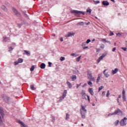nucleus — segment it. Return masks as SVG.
<instances>
[{
  "label": "nucleus",
  "mask_w": 127,
  "mask_h": 127,
  "mask_svg": "<svg viewBox=\"0 0 127 127\" xmlns=\"http://www.w3.org/2000/svg\"><path fill=\"white\" fill-rule=\"evenodd\" d=\"M88 84L90 86V87H92V85H93V83H92V82L90 81H89L87 82Z\"/></svg>",
  "instance_id": "obj_33"
},
{
  "label": "nucleus",
  "mask_w": 127,
  "mask_h": 127,
  "mask_svg": "<svg viewBox=\"0 0 127 127\" xmlns=\"http://www.w3.org/2000/svg\"><path fill=\"white\" fill-rule=\"evenodd\" d=\"M123 102L126 101V95H123Z\"/></svg>",
  "instance_id": "obj_45"
},
{
  "label": "nucleus",
  "mask_w": 127,
  "mask_h": 127,
  "mask_svg": "<svg viewBox=\"0 0 127 127\" xmlns=\"http://www.w3.org/2000/svg\"><path fill=\"white\" fill-rule=\"evenodd\" d=\"M87 98H88V101L89 102V103H90V102H91V100L90 99V96L89 95H87Z\"/></svg>",
  "instance_id": "obj_47"
},
{
  "label": "nucleus",
  "mask_w": 127,
  "mask_h": 127,
  "mask_svg": "<svg viewBox=\"0 0 127 127\" xmlns=\"http://www.w3.org/2000/svg\"><path fill=\"white\" fill-rule=\"evenodd\" d=\"M119 99H121L122 98V95H120L118 97Z\"/></svg>",
  "instance_id": "obj_64"
},
{
  "label": "nucleus",
  "mask_w": 127,
  "mask_h": 127,
  "mask_svg": "<svg viewBox=\"0 0 127 127\" xmlns=\"http://www.w3.org/2000/svg\"><path fill=\"white\" fill-rule=\"evenodd\" d=\"M117 36H122V34L118 33L117 34Z\"/></svg>",
  "instance_id": "obj_56"
},
{
  "label": "nucleus",
  "mask_w": 127,
  "mask_h": 127,
  "mask_svg": "<svg viewBox=\"0 0 127 127\" xmlns=\"http://www.w3.org/2000/svg\"><path fill=\"white\" fill-rule=\"evenodd\" d=\"M90 42H91V40L90 39H88L86 41V44H89V43H90Z\"/></svg>",
  "instance_id": "obj_43"
},
{
  "label": "nucleus",
  "mask_w": 127,
  "mask_h": 127,
  "mask_svg": "<svg viewBox=\"0 0 127 127\" xmlns=\"http://www.w3.org/2000/svg\"><path fill=\"white\" fill-rule=\"evenodd\" d=\"M116 49H116V48H114L113 49V50H112V51H113V52H115L116 51Z\"/></svg>",
  "instance_id": "obj_59"
},
{
  "label": "nucleus",
  "mask_w": 127,
  "mask_h": 127,
  "mask_svg": "<svg viewBox=\"0 0 127 127\" xmlns=\"http://www.w3.org/2000/svg\"><path fill=\"white\" fill-rule=\"evenodd\" d=\"M66 84H67L68 88H69V89H71V88H72V84H71L70 82L67 81Z\"/></svg>",
  "instance_id": "obj_22"
},
{
  "label": "nucleus",
  "mask_w": 127,
  "mask_h": 127,
  "mask_svg": "<svg viewBox=\"0 0 127 127\" xmlns=\"http://www.w3.org/2000/svg\"><path fill=\"white\" fill-rule=\"evenodd\" d=\"M12 10L14 13H15L17 16H20V13H19V12H18V11H17L15 8L12 7Z\"/></svg>",
  "instance_id": "obj_6"
},
{
  "label": "nucleus",
  "mask_w": 127,
  "mask_h": 127,
  "mask_svg": "<svg viewBox=\"0 0 127 127\" xmlns=\"http://www.w3.org/2000/svg\"><path fill=\"white\" fill-rule=\"evenodd\" d=\"M14 64H15V65H18V64H19V63L18 62H18H15Z\"/></svg>",
  "instance_id": "obj_52"
},
{
  "label": "nucleus",
  "mask_w": 127,
  "mask_h": 127,
  "mask_svg": "<svg viewBox=\"0 0 127 127\" xmlns=\"http://www.w3.org/2000/svg\"><path fill=\"white\" fill-rule=\"evenodd\" d=\"M18 123L22 126L21 127H28V126L25 124H24V123H23V122H22V121L19 120L18 121Z\"/></svg>",
  "instance_id": "obj_9"
},
{
  "label": "nucleus",
  "mask_w": 127,
  "mask_h": 127,
  "mask_svg": "<svg viewBox=\"0 0 127 127\" xmlns=\"http://www.w3.org/2000/svg\"><path fill=\"white\" fill-rule=\"evenodd\" d=\"M86 44H87V43H86L85 42H83L82 43L81 46L82 47H84V46H86Z\"/></svg>",
  "instance_id": "obj_42"
},
{
  "label": "nucleus",
  "mask_w": 127,
  "mask_h": 127,
  "mask_svg": "<svg viewBox=\"0 0 127 127\" xmlns=\"http://www.w3.org/2000/svg\"><path fill=\"white\" fill-rule=\"evenodd\" d=\"M127 118L126 117L122 119L120 122V126H121V127L126 126L127 125Z\"/></svg>",
  "instance_id": "obj_3"
},
{
  "label": "nucleus",
  "mask_w": 127,
  "mask_h": 127,
  "mask_svg": "<svg viewBox=\"0 0 127 127\" xmlns=\"http://www.w3.org/2000/svg\"><path fill=\"white\" fill-rule=\"evenodd\" d=\"M85 24L86 25H89V24H90V22L86 23Z\"/></svg>",
  "instance_id": "obj_62"
},
{
  "label": "nucleus",
  "mask_w": 127,
  "mask_h": 127,
  "mask_svg": "<svg viewBox=\"0 0 127 127\" xmlns=\"http://www.w3.org/2000/svg\"><path fill=\"white\" fill-rule=\"evenodd\" d=\"M77 26H80V25H84V22H80L76 24Z\"/></svg>",
  "instance_id": "obj_23"
},
{
  "label": "nucleus",
  "mask_w": 127,
  "mask_h": 127,
  "mask_svg": "<svg viewBox=\"0 0 127 127\" xmlns=\"http://www.w3.org/2000/svg\"><path fill=\"white\" fill-rule=\"evenodd\" d=\"M45 67H46V64H44V63H42L40 65L41 69H45Z\"/></svg>",
  "instance_id": "obj_18"
},
{
  "label": "nucleus",
  "mask_w": 127,
  "mask_h": 127,
  "mask_svg": "<svg viewBox=\"0 0 127 127\" xmlns=\"http://www.w3.org/2000/svg\"><path fill=\"white\" fill-rule=\"evenodd\" d=\"M80 86H81V83H80V84H77L76 89H78V88H79V87H80Z\"/></svg>",
  "instance_id": "obj_54"
},
{
  "label": "nucleus",
  "mask_w": 127,
  "mask_h": 127,
  "mask_svg": "<svg viewBox=\"0 0 127 127\" xmlns=\"http://www.w3.org/2000/svg\"><path fill=\"white\" fill-rule=\"evenodd\" d=\"M0 114H1L2 118H3L4 116V113H3V110H2V108H0Z\"/></svg>",
  "instance_id": "obj_17"
},
{
  "label": "nucleus",
  "mask_w": 127,
  "mask_h": 127,
  "mask_svg": "<svg viewBox=\"0 0 127 127\" xmlns=\"http://www.w3.org/2000/svg\"><path fill=\"white\" fill-rule=\"evenodd\" d=\"M73 13H75V15H79L80 14H83V15H85V12L81 11H78V10H73L72 11Z\"/></svg>",
  "instance_id": "obj_5"
},
{
  "label": "nucleus",
  "mask_w": 127,
  "mask_h": 127,
  "mask_svg": "<svg viewBox=\"0 0 127 127\" xmlns=\"http://www.w3.org/2000/svg\"><path fill=\"white\" fill-rule=\"evenodd\" d=\"M104 58L102 57V56H100L99 59L97 60V63L99 64L100 62H101V60H103Z\"/></svg>",
  "instance_id": "obj_20"
},
{
  "label": "nucleus",
  "mask_w": 127,
  "mask_h": 127,
  "mask_svg": "<svg viewBox=\"0 0 127 127\" xmlns=\"http://www.w3.org/2000/svg\"><path fill=\"white\" fill-rule=\"evenodd\" d=\"M101 48L104 49L105 48V45L104 44H102L101 46Z\"/></svg>",
  "instance_id": "obj_53"
},
{
  "label": "nucleus",
  "mask_w": 127,
  "mask_h": 127,
  "mask_svg": "<svg viewBox=\"0 0 127 127\" xmlns=\"http://www.w3.org/2000/svg\"><path fill=\"white\" fill-rule=\"evenodd\" d=\"M102 4L105 6H108V5H109L110 3H109L108 1H103Z\"/></svg>",
  "instance_id": "obj_13"
},
{
  "label": "nucleus",
  "mask_w": 127,
  "mask_h": 127,
  "mask_svg": "<svg viewBox=\"0 0 127 127\" xmlns=\"http://www.w3.org/2000/svg\"><path fill=\"white\" fill-rule=\"evenodd\" d=\"M89 48V47H83V49H88Z\"/></svg>",
  "instance_id": "obj_57"
},
{
  "label": "nucleus",
  "mask_w": 127,
  "mask_h": 127,
  "mask_svg": "<svg viewBox=\"0 0 127 127\" xmlns=\"http://www.w3.org/2000/svg\"><path fill=\"white\" fill-rule=\"evenodd\" d=\"M119 72V68H116L115 70H112V75H115V74H117Z\"/></svg>",
  "instance_id": "obj_12"
},
{
  "label": "nucleus",
  "mask_w": 127,
  "mask_h": 127,
  "mask_svg": "<svg viewBox=\"0 0 127 127\" xmlns=\"http://www.w3.org/2000/svg\"><path fill=\"white\" fill-rule=\"evenodd\" d=\"M52 119L53 123H55V117H52Z\"/></svg>",
  "instance_id": "obj_44"
},
{
  "label": "nucleus",
  "mask_w": 127,
  "mask_h": 127,
  "mask_svg": "<svg viewBox=\"0 0 127 127\" xmlns=\"http://www.w3.org/2000/svg\"><path fill=\"white\" fill-rule=\"evenodd\" d=\"M114 33L113 32H112V31H110V36H113V35H114Z\"/></svg>",
  "instance_id": "obj_50"
},
{
  "label": "nucleus",
  "mask_w": 127,
  "mask_h": 127,
  "mask_svg": "<svg viewBox=\"0 0 127 127\" xmlns=\"http://www.w3.org/2000/svg\"><path fill=\"white\" fill-rule=\"evenodd\" d=\"M60 60H61V61H64L65 60V57H61L60 59Z\"/></svg>",
  "instance_id": "obj_35"
},
{
  "label": "nucleus",
  "mask_w": 127,
  "mask_h": 127,
  "mask_svg": "<svg viewBox=\"0 0 127 127\" xmlns=\"http://www.w3.org/2000/svg\"><path fill=\"white\" fill-rule=\"evenodd\" d=\"M88 91H89V92L90 93V94L91 95H92V96H94V91H93V88H89L88 89Z\"/></svg>",
  "instance_id": "obj_11"
},
{
  "label": "nucleus",
  "mask_w": 127,
  "mask_h": 127,
  "mask_svg": "<svg viewBox=\"0 0 127 127\" xmlns=\"http://www.w3.org/2000/svg\"><path fill=\"white\" fill-rule=\"evenodd\" d=\"M30 88H31V90H33V91L36 90V88L34 87V85H31L30 86Z\"/></svg>",
  "instance_id": "obj_27"
},
{
  "label": "nucleus",
  "mask_w": 127,
  "mask_h": 127,
  "mask_svg": "<svg viewBox=\"0 0 127 127\" xmlns=\"http://www.w3.org/2000/svg\"><path fill=\"white\" fill-rule=\"evenodd\" d=\"M120 123V121L119 120H117L116 122H115V126H117V125H119V123Z\"/></svg>",
  "instance_id": "obj_41"
},
{
  "label": "nucleus",
  "mask_w": 127,
  "mask_h": 127,
  "mask_svg": "<svg viewBox=\"0 0 127 127\" xmlns=\"http://www.w3.org/2000/svg\"><path fill=\"white\" fill-rule=\"evenodd\" d=\"M8 40H10V38H9V37H3L4 42H7Z\"/></svg>",
  "instance_id": "obj_19"
},
{
  "label": "nucleus",
  "mask_w": 127,
  "mask_h": 127,
  "mask_svg": "<svg viewBox=\"0 0 127 127\" xmlns=\"http://www.w3.org/2000/svg\"><path fill=\"white\" fill-rule=\"evenodd\" d=\"M123 96H126V91H125V89L123 90Z\"/></svg>",
  "instance_id": "obj_46"
},
{
  "label": "nucleus",
  "mask_w": 127,
  "mask_h": 127,
  "mask_svg": "<svg viewBox=\"0 0 127 127\" xmlns=\"http://www.w3.org/2000/svg\"><path fill=\"white\" fill-rule=\"evenodd\" d=\"M103 89H104V86H101L98 88V92H100L101 90H103Z\"/></svg>",
  "instance_id": "obj_36"
},
{
  "label": "nucleus",
  "mask_w": 127,
  "mask_h": 127,
  "mask_svg": "<svg viewBox=\"0 0 127 127\" xmlns=\"http://www.w3.org/2000/svg\"><path fill=\"white\" fill-rule=\"evenodd\" d=\"M70 115H69L68 114H66V118H65V120L66 121H68V119H70Z\"/></svg>",
  "instance_id": "obj_28"
},
{
  "label": "nucleus",
  "mask_w": 127,
  "mask_h": 127,
  "mask_svg": "<svg viewBox=\"0 0 127 127\" xmlns=\"http://www.w3.org/2000/svg\"><path fill=\"white\" fill-rule=\"evenodd\" d=\"M114 112L113 113H110L109 115H108V117H111V116H114Z\"/></svg>",
  "instance_id": "obj_48"
},
{
  "label": "nucleus",
  "mask_w": 127,
  "mask_h": 127,
  "mask_svg": "<svg viewBox=\"0 0 127 127\" xmlns=\"http://www.w3.org/2000/svg\"><path fill=\"white\" fill-rule=\"evenodd\" d=\"M86 11L87 12H89V13L90 14H91V12H92V9L91 8H87V10H86Z\"/></svg>",
  "instance_id": "obj_30"
},
{
  "label": "nucleus",
  "mask_w": 127,
  "mask_h": 127,
  "mask_svg": "<svg viewBox=\"0 0 127 127\" xmlns=\"http://www.w3.org/2000/svg\"><path fill=\"white\" fill-rule=\"evenodd\" d=\"M94 2V4H98V3H100V1H96V0H93Z\"/></svg>",
  "instance_id": "obj_38"
},
{
  "label": "nucleus",
  "mask_w": 127,
  "mask_h": 127,
  "mask_svg": "<svg viewBox=\"0 0 127 127\" xmlns=\"http://www.w3.org/2000/svg\"><path fill=\"white\" fill-rule=\"evenodd\" d=\"M24 52L26 54V55H28V56H30V53H29L28 51L24 50Z\"/></svg>",
  "instance_id": "obj_26"
},
{
  "label": "nucleus",
  "mask_w": 127,
  "mask_h": 127,
  "mask_svg": "<svg viewBox=\"0 0 127 127\" xmlns=\"http://www.w3.org/2000/svg\"><path fill=\"white\" fill-rule=\"evenodd\" d=\"M75 55H76L74 53H72V54H70V56H73V57L75 56V57H77V56H75Z\"/></svg>",
  "instance_id": "obj_49"
},
{
  "label": "nucleus",
  "mask_w": 127,
  "mask_h": 127,
  "mask_svg": "<svg viewBox=\"0 0 127 127\" xmlns=\"http://www.w3.org/2000/svg\"><path fill=\"white\" fill-rule=\"evenodd\" d=\"M65 99V97L62 95V96L60 97V101H62L63 100H64Z\"/></svg>",
  "instance_id": "obj_37"
},
{
  "label": "nucleus",
  "mask_w": 127,
  "mask_h": 127,
  "mask_svg": "<svg viewBox=\"0 0 127 127\" xmlns=\"http://www.w3.org/2000/svg\"><path fill=\"white\" fill-rule=\"evenodd\" d=\"M85 86H87V83H84V84L82 85V88H84V87H85Z\"/></svg>",
  "instance_id": "obj_58"
},
{
  "label": "nucleus",
  "mask_w": 127,
  "mask_h": 127,
  "mask_svg": "<svg viewBox=\"0 0 127 127\" xmlns=\"http://www.w3.org/2000/svg\"><path fill=\"white\" fill-rule=\"evenodd\" d=\"M87 77L90 81H92V82L95 81V77H93V75L92 74V72H91V71H87Z\"/></svg>",
  "instance_id": "obj_2"
},
{
  "label": "nucleus",
  "mask_w": 127,
  "mask_h": 127,
  "mask_svg": "<svg viewBox=\"0 0 127 127\" xmlns=\"http://www.w3.org/2000/svg\"><path fill=\"white\" fill-rule=\"evenodd\" d=\"M81 95L82 96L83 99H85L87 100V98L86 97V91H85V90H81Z\"/></svg>",
  "instance_id": "obj_7"
},
{
  "label": "nucleus",
  "mask_w": 127,
  "mask_h": 127,
  "mask_svg": "<svg viewBox=\"0 0 127 127\" xmlns=\"http://www.w3.org/2000/svg\"><path fill=\"white\" fill-rule=\"evenodd\" d=\"M66 95H67V90H64L63 92L62 96L65 98V97H66Z\"/></svg>",
  "instance_id": "obj_21"
},
{
  "label": "nucleus",
  "mask_w": 127,
  "mask_h": 127,
  "mask_svg": "<svg viewBox=\"0 0 127 127\" xmlns=\"http://www.w3.org/2000/svg\"><path fill=\"white\" fill-rule=\"evenodd\" d=\"M117 101L119 105H121V102H120V101L119 100V98H118Z\"/></svg>",
  "instance_id": "obj_61"
},
{
  "label": "nucleus",
  "mask_w": 127,
  "mask_h": 127,
  "mask_svg": "<svg viewBox=\"0 0 127 127\" xmlns=\"http://www.w3.org/2000/svg\"><path fill=\"white\" fill-rule=\"evenodd\" d=\"M110 96V90H108L107 91V94H106V97L108 98V97Z\"/></svg>",
  "instance_id": "obj_39"
},
{
  "label": "nucleus",
  "mask_w": 127,
  "mask_h": 127,
  "mask_svg": "<svg viewBox=\"0 0 127 127\" xmlns=\"http://www.w3.org/2000/svg\"><path fill=\"white\" fill-rule=\"evenodd\" d=\"M70 79H71V81H75L77 79V76L75 75H73L70 76Z\"/></svg>",
  "instance_id": "obj_15"
},
{
  "label": "nucleus",
  "mask_w": 127,
  "mask_h": 127,
  "mask_svg": "<svg viewBox=\"0 0 127 127\" xmlns=\"http://www.w3.org/2000/svg\"><path fill=\"white\" fill-rule=\"evenodd\" d=\"M81 57H82V56H80L78 57L77 58H76V60L77 62H79L80 60H81Z\"/></svg>",
  "instance_id": "obj_31"
},
{
  "label": "nucleus",
  "mask_w": 127,
  "mask_h": 127,
  "mask_svg": "<svg viewBox=\"0 0 127 127\" xmlns=\"http://www.w3.org/2000/svg\"><path fill=\"white\" fill-rule=\"evenodd\" d=\"M75 35V33L73 32H68L65 36V37H71L72 36H74Z\"/></svg>",
  "instance_id": "obj_8"
},
{
  "label": "nucleus",
  "mask_w": 127,
  "mask_h": 127,
  "mask_svg": "<svg viewBox=\"0 0 127 127\" xmlns=\"http://www.w3.org/2000/svg\"><path fill=\"white\" fill-rule=\"evenodd\" d=\"M120 113H122V111L120 109H118L117 110H116L114 112V115H119Z\"/></svg>",
  "instance_id": "obj_14"
},
{
  "label": "nucleus",
  "mask_w": 127,
  "mask_h": 127,
  "mask_svg": "<svg viewBox=\"0 0 127 127\" xmlns=\"http://www.w3.org/2000/svg\"><path fill=\"white\" fill-rule=\"evenodd\" d=\"M100 80H101V75L98 74V77L97 79V83H99L100 82Z\"/></svg>",
  "instance_id": "obj_25"
},
{
  "label": "nucleus",
  "mask_w": 127,
  "mask_h": 127,
  "mask_svg": "<svg viewBox=\"0 0 127 127\" xmlns=\"http://www.w3.org/2000/svg\"><path fill=\"white\" fill-rule=\"evenodd\" d=\"M12 50H13V48H12V47H10V48H9V50H8L9 52H11Z\"/></svg>",
  "instance_id": "obj_40"
},
{
  "label": "nucleus",
  "mask_w": 127,
  "mask_h": 127,
  "mask_svg": "<svg viewBox=\"0 0 127 127\" xmlns=\"http://www.w3.org/2000/svg\"><path fill=\"white\" fill-rule=\"evenodd\" d=\"M61 41H63V38L61 37L60 39Z\"/></svg>",
  "instance_id": "obj_63"
},
{
  "label": "nucleus",
  "mask_w": 127,
  "mask_h": 127,
  "mask_svg": "<svg viewBox=\"0 0 127 127\" xmlns=\"http://www.w3.org/2000/svg\"><path fill=\"white\" fill-rule=\"evenodd\" d=\"M80 112L82 119H86L85 115L87 114V110L83 105L81 106V109L80 110Z\"/></svg>",
  "instance_id": "obj_1"
},
{
  "label": "nucleus",
  "mask_w": 127,
  "mask_h": 127,
  "mask_svg": "<svg viewBox=\"0 0 127 127\" xmlns=\"http://www.w3.org/2000/svg\"><path fill=\"white\" fill-rule=\"evenodd\" d=\"M102 95H104V96H105V95H106V91H103Z\"/></svg>",
  "instance_id": "obj_60"
},
{
  "label": "nucleus",
  "mask_w": 127,
  "mask_h": 127,
  "mask_svg": "<svg viewBox=\"0 0 127 127\" xmlns=\"http://www.w3.org/2000/svg\"><path fill=\"white\" fill-rule=\"evenodd\" d=\"M122 49H123V50H124V51H127V48H126V47H125V48H124V47H122Z\"/></svg>",
  "instance_id": "obj_51"
},
{
  "label": "nucleus",
  "mask_w": 127,
  "mask_h": 127,
  "mask_svg": "<svg viewBox=\"0 0 127 127\" xmlns=\"http://www.w3.org/2000/svg\"><path fill=\"white\" fill-rule=\"evenodd\" d=\"M18 62H19V63H22V62H23V59L21 58H19L18 59Z\"/></svg>",
  "instance_id": "obj_29"
},
{
  "label": "nucleus",
  "mask_w": 127,
  "mask_h": 127,
  "mask_svg": "<svg viewBox=\"0 0 127 127\" xmlns=\"http://www.w3.org/2000/svg\"><path fill=\"white\" fill-rule=\"evenodd\" d=\"M102 42H107V43H110V41H107L106 39H101Z\"/></svg>",
  "instance_id": "obj_24"
},
{
  "label": "nucleus",
  "mask_w": 127,
  "mask_h": 127,
  "mask_svg": "<svg viewBox=\"0 0 127 127\" xmlns=\"http://www.w3.org/2000/svg\"><path fill=\"white\" fill-rule=\"evenodd\" d=\"M1 8L3 10H4V11H6V12L7 11V8H6V7L3 5L1 6Z\"/></svg>",
  "instance_id": "obj_16"
},
{
  "label": "nucleus",
  "mask_w": 127,
  "mask_h": 127,
  "mask_svg": "<svg viewBox=\"0 0 127 127\" xmlns=\"http://www.w3.org/2000/svg\"><path fill=\"white\" fill-rule=\"evenodd\" d=\"M51 65H52V63L49 62V67H51Z\"/></svg>",
  "instance_id": "obj_55"
},
{
  "label": "nucleus",
  "mask_w": 127,
  "mask_h": 127,
  "mask_svg": "<svg viewBox=\"0 0 127 127\" xmlns=\"http://www.w3.org/2000/svg\"><path fill=\"white\" fill-rule=\"evenodd\" d=\"M107 54H108V52H105V53L103 54L101 56H102L104 58L106 57L107 56Z\"/></svg>",
  "instance_id": "obj_34"
},
{
  "label": "nucleus",
  "mask_w": 127,
  "mask_h": 127,
  "mask_svg": "<svg viewBox=\"0 0 127 127\" xmlns=\"http://www.w3.org/2000/svg\"><path fill=\"white\" fill-rule=\"evenodd\" d=\"M34 69H35V65H33L32 66H31L30 70V71H34Z\"/></svg>",
  "instance_id": "obj_32"
},
{
  "label": "nucleus",
  "mask_w": 127,
  "mask_h": 127,
  "mask_svg": "<svg viewBox=\"0 0 127 127\" xmlns=\"http://www.w3.org/2000/svg\"><path fill=\"white\" fill-rule=\"evenodd\" d=\"M106 71H107V69H105L103 71V74H104V76L106 77V78H108L110 77V74L108 72H106Z\"/></svg>",
  "instance_id": "obj_10"
},
{
  "label": "nucleus",
  "mask_w": 127,
  "mask_h": 127,
  "mask_svg": "<svg viewBox=\"0 0 127 127\" xmlns=\"http://www.w3.org/2000/svg\"><path fill=\"white\" fill-rule=\"evenodd\" d=\"M3 100L7 104H10V103L11 102V99H10V98L6 96L3 97Z\"/></svg>",
  "instance_id": "obj_4"
}]
</instances>
